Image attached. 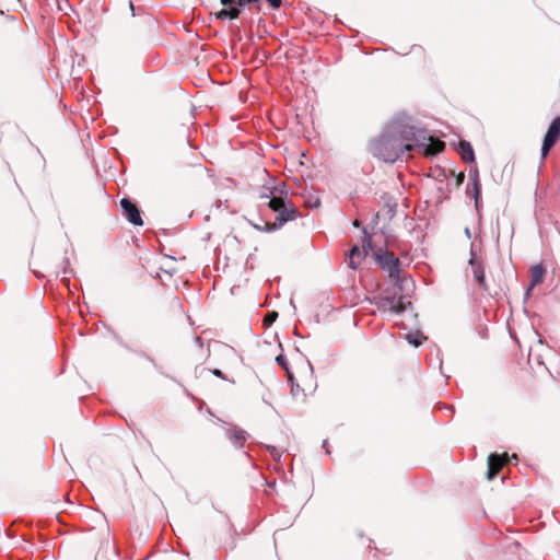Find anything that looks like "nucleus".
<instances>
[{
  "mask_svg": "<svg viewBox=\"0 0 560 560\" xmlns=\"http://www.w3.org/2000/svg\"><path fill=\"white\" fill-rule=\"evenodd\" d=\"M273 9H278L281 7V0H266Z\"/></svg>",
  "mask_w": 560,
  "mask_h": 560,
  "instance_id": "20",
  "label": "nucleus"
},
{
  "mask_svg": "<svg viewBox=\"0 0 560 560\" xmlns=\"http://www.w3.org/2000/svg\"><path fill=\"white\" fill-rule=\"evenodd\" d=\"M376 261L383 270L388 272L389 278L395 281V285L401 291L408 279L400 277V260L393 253L386 250L376 254Z\"/></svg>",
  "mask_w": 560,
  "mask_h": 560,
  "instance_id": "4",
  "label": "nucleus"
},
{
  "mask_svg": "<svg viewBox=\"0 0 560 560\" xmlns=\"http://www.w3.org/2000/svg\"><path fill=\"white\" fill-rule=\"evenodd\" d=\"M225 8L217 13L219 20H235L240 16L241 10L235 4L224 5Z\"/></svg>",
  "mask_w": 560,
  "mask_h": 560,
  "instance_id": "11",
  "label": "nucleus"
},
{
  "mask_svg": "<svg viewBox=\"0 0 560 560\" xmlns=\"http://www.w3.org/2000/svg\"><path fill=\"white\" fill-rule=\"evenodd\" d=\"M270 195L272 196H265L269 198L268 206L278 214L276 222L272 224L273 229L282 226L285 222L295 219L298 210L292 205H287L282 197L275 196L272 191H270Z\"/></svg>",
  "mask_w": 560,
  "mask_h": 560,
  "instance_id": "5",
  "label": "nucleus"
},
{
  "mask_svg": "<svg viewBox=\"0 0 560 560\" xmlns=\"http://www.w3.org/2000/svg\"><path fill=\"white\" fill-rule=\"evenodd\" d=\"M479 195H480V184H479V180H478V178L476 176L475 179H474V197H475V200H476V205L478 203Z\"/></svg>",
  "mask_w": 560,
  "mask_h": 560,
  "instance_id": "19",
  "label": "nucleus"
},
{
  "mask_svg": "<svg viewBox=\"0 0 560 560\" xmlns=\"http://www.w3.org/2000/svg\"><path fill=\"white\" fill-rule=\"evenodd\" d=\"M278 317V314L276 312H270L268 313L265 318H264V325L266 327H269L270 325L273 324V322L277 319Z\"/></svg>",
  "mask_w": 560,
  "mask_h": 560,
  "instance_id": "18",
  "label": "nucleus"
},
{
  "mask_svg": "<svg viewBox=\"0 0 560 560\" xmlns=\"http://www.w3.org/2000/svg\"><path fill=\"white\" fill-rule=\"evenodd\" d=\"M443 409H445L446 411L450 412V415L452 413V406H444Z\"/></svg>",
  "mask_w": 560,
  "mask_h": 560,
  "instance_id": "24",
  "label": "nucleus"
},
{
  "mask_svg": "<svg viewBox=\"0 0 560 560\" xmlns=\"http://www.w3.org/2000/svg\"><path fill=\"white\" fill-rule=\"evenodd\" d=\"M213 374H214L215 376L222 377V372H221V370L215 369V370L213 371Z\"/></svg>",
  "mask_w": 560,
  "mask_h": 560,
  "instance_id": "23",
  "label": "nucleus"
},
{
  "mask_svg": "<svg viewBox=\"0 0 560 560\" xmlns=\"http://www.w3.org/2000/svg\"><path fill=\"white\" fill-rule=\"evenodd\" d=\"M557 141H558L557 138H553L552 136L546 133L544 142H542V147H541V158H542V160L547 158L549 151L556 144Z\"/></svg>",
  "mask_w": 560,
  "mask_h": 560,
  "instance_id": "13",
  "label": "nucleus"
},
{
  "mask_svg": "<svg viewBox=\"0 0 560 560\" xmlns=\"http://www.w3.org/2000/svg\"><path fill=\"white\" fill-rule=\"evenodd\" d=\"M509 462V457L506 454H491L488 458V474L487 477L489 480H492L497 477L501 468Z\"/></svg>",
  "mask_w": 560,
  "mask_h": 560,
  "instance_id": "9",
  "label": "nucleus"
},
{
  "mask_svg": "<svg viewBox=\"0 0 560 560\" xmlns=\"http://www.w3.org/2000/svg\"><path fill=\"white\" fill-rule=\"evenodd\" d=\"M548 135L552 136L553 138L559 139L560 138V117H557L552 120L550 124L548 131Z\"/></svg>",
  "mask_w": 560,
  "mask_h": 560,
  "instance_id": "15",
  "label": "nucleus"
},
{
  "mask_svg": "<svg viewBox=\"0 0 560 560\" xmlns=\"http://www.w3.org/2000/svg\"><path fill=\"white\" fill-rule=\"evenodd\" d=\"M260 0H221V3L223 5H228V4H235L237 5L238 8L240 7H244L248 3H252V2H255V3H259Z\"/></svg>",
  "mask_w": 560,
  "mask_h": 560,
  "instance_id": "16",
  "label": "nucleus"
},
{
  "mask_svg": "<svg viewBox=\"0 0 560 560\" xmlns=\"http://www.w3.org/2000/svg\"><path fill=\"white\" fill-rule=\"evenodd\" d=\"M465 232H466V234H467L468 236H470L469 229H466V231H465Z\"/></svg>",
  "mask_w": 560,
  "mask_h": 560,
  "instance_id": "25",
  "label": "nucleus"
},
{
  "mask_svg": "<svg viewBox=\"0 0 560 560\" xmlns=\"http://www.w3.org/2000/svg\"><path fill=\"white\" fill-rule=\"evenodd\" d=\"M469 267H470V272L474 277V280L482 289L486 290L487 284H486V279H485V268H483L481 261L478 259L477 255L475 254L474 249H471V253H470Z\"/></svg>",
  "mask_w": 560,
  "mask_h": 560,
  "instance_id": "7",
  "label": "nucleus"
},
{
  "mask_svg": "<svg viewBox=\"0 0 560 560\" xmlns=\"http://www.w3.org/2000/svg\"><path fill=\"white\" fill-rule=\"evenodd\" d=\"M559 360L560 357L557 352L547 346L541 339H538L536 345L532 346L528 352L529 362L545 366V369L550 373L551 370L555 369V362Z\"/></svg>",
  "mask_w": 560,
  "mask_h": 560,
  "instance_id": "3",
  "label": "nucleus"
},
{
  "mask_svg": "<svg viewBox=\"0 0 560 560\" xmlns=\"http://www.w3.org/2000/svg\"><path fill=\"white\" fill-rule=\"evenodd\" d=\"M270 453L273 456V458L280 457V454L277 452L276 447H271V452Z\"/></svg>",
  "mask_w": 560,
  "mask_h": 560,
  "instance_id": "22",
  "label": "nucleus"
},
{
  "mask_svg": "<svg viewBox=\"0 0 560 560\" xmlns=\"http://www.w3.org/2000/svg\"><path fill=\"white\" fill-rule=\"evenodd\" d=\"M277 362L285 368V361L282 355L277 357Z\"/></svg>",
  "mask_w": 560,
  "mask_h": 560,
  "instance_id": "21",
  "label": "nucleus"
},
{
  "mask_svg": "<svg viewBox=\"0 0 560 560\" xmlns=\"http://www.w3.org/2000/svg\"><path fill=\"white\" fill-rule=\"evenodd\" d=\"M407 340L409 343L413 345L415 347H418L422 343L423 338L419 335L408 334Z\"/></svg>",
  "mask_w": 560,
  "mask_h": 560,
  "instance_id": "17",
  "label": "nucleus"
},
{
  "mask_svg": "<svg viewBox=\"0 0 560 560\" xmlns=\"http://www.w3.org/2000/svg\"><path fill=\"white\" fill-rule=\"evenodd\" d=\"M374 304L380 311L390 312L394 314L402 313L411 302L402 294L386 290L383 294L374 299Z\"/></svg>",
  "mask_w": 560,
  "mask_h": 560,
  "instance_id": "2",
  "label": "nucleus"
},
{
  "mask_svg": "<svg viewBox=\"0 0 560 560\" xmlns=\"http://www.w3.org/2000/svg\"><path fill=\"white\" fill-rule=\"evenodd\" d=\"M246 432L241 429H234L230 435V439L232 442L238 446L242 447L244 442L246 441Z\"/></svg>",
  "mask_w": 560,
  "mask_h": 560,
  "instance_id": "14",
  "label": "nucleus"
},
{
  "mask_svg": "<svg viewBox=\"0 0 560 560\" xmlns=\"http://www.w3.org/2000/svg\"><path fill=\"white\" fill-rule=\"evenodd\" d=\"M372 248L370 237L363 240L362 249L354 245L347 257L348 266L351 269H357L361 262V259L365 257L369 250Z\"/></svg>",
  "mask_w": 560,
  "mask_h": 560,
  "instance_id": "6",
  "label": "nucleus"
},
{
  "mask_svg": "<svg viewBox=\"0 0 560 560\" xmlns=\"http://www.w3.org/2000/svg\"><path fill=\"white\" fill-rule=\"evenodd\" d=\"M529 273H530V284L528 285L527 290H526V298L529 296L532 290L542 283L544 279H545V275H546V269L544 268L542 265H535L533 266L530 269H529Z\"/></svg>",
  "mask_w": 560,
  "mask_h": 560,
  "instance_id": "10",
  "label": "nucleus"
},
{
  "mask_svg": "<svg viewBox=\"0 0 560 560\" xmlns=\"http://www.w3.org/2000/svg\"><path fill=\"white\" fill-rule=\"evenodd\" d=\"M120 206L127 220L135 225H142L143 221L137 206L128 198L120 200Z\"/></svg>",
  "mask_w": 560,
  "mask_h": 560,
  "instance_id": "8",
  "label": "nucleus"
},
{
  "mask_svg": "<svg viewBox=\"0 0 560 560\" xmlns=\"http://www.w3.org/2000/svg\"><path fill=\"white\" fill-rule=\"evenodd\" d=\"M445 143L429 135L424 129L417 128L402 120L390 121L382 135L369 144L373 156L394 163L411 156L412 151L432 156L442 152Z\"/></svg>",
  "mask_w": 560,
  "mask_h": 560,
  "instance_id": "1",
  "label": "nucleus"
},
{
  "mask_svg": "<svg viewBox=\"0 0 560 560\" xmlns=\"http://www.w3.org/2000/svg\"><path fill=\"white\" fill-rule=\"evenodd\" d=\"M459 154L464 162H472L475 160L474 150L469 142L462 140L459 142Z\"/></svg>",
  "mask_w": 560,
  "mask_h": 560,
  "instance_id": "12",
  "label": "nucleus"
}]
</instances>
